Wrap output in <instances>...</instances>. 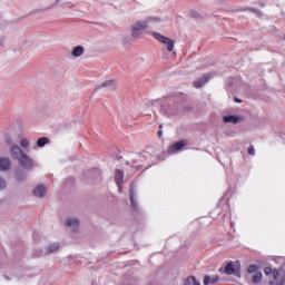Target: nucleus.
Masks as SVG:
<instances>
[{"label": "nucleus", "instance_id": "nucleus-1", "mask_svg": "<svg viewBox=\"0 0 285 285\" xmlns=\"http://www.w3.org/2000/svg\"><path fill=\"white\" fill-rule=\"evenodd\" d=\"M150 21H160V20H159V18L149 17L144 21H136L131 26V37L134 39H139V37H141V33L144 32V30H146L148 28V23H150Z\"/></svg>", "mask_w": 285, "mask_h": 285}, {"label": "nucleus", "instance_id": "nucleus-2", "mask_svg": "<svg viewBox=\"0 0 285 285\" xmlns=\"http://www.w3.org/2000/svg\"><path fill=\"white\" fill-rule=\"evenodd\" d=\"M153 37L155 39H157V41H160L161 43H165L167 46V50L169 52H173V50H175V42L173 41V39H170L166 36H161V33H159V32H154Z\"/></svg>", "mask_w": 285, "mask_h": 285}, {"label": "nucleus", "instance_id": "nucleus-3", "mask_svg": "<svg viewBox=\"0 0 285 285\" xmlns=\"http://www.w3.org/2000/svg\"><path fill=\"white\" fill-rule=\"evenodd\" d=\"M137 188V184L131 183L130 184V197H129V202H130V206H131V210H134L135 213H139V205L137 204V199L135 198L137 195L136 189Z\"/></svg>", "mask_w": 285, "mask_h": 285}, {"label": "nucleus", "instance_id": "nucleus-4", "mask_svg": "<svg viewBox=\"0 0 285 285\" xmlns=\"http://www.w3.org/2000/svg\"><path fill=\"white\" fill-rule=\"evenodd\" d=\"M18 161L20 166H22V168H24L26 170H30L32 166H35V160H32V158H30V156H28L27 154H22L18 158Z\"/></svg>", "mask_w": 285, "mask_h": 285}, {"label": "nucleus", "instance_id": "nucleus-5", "mask_svg": "<svg viewBox=\"0 0 285 285\" xmlns=\"http://www.w3.org/2000/svg\"><path fill=\"white\" fill-rule=\"evenodd\" d=\"M101 88H107V90H115V88H117V81L112 79L105 80L95 87V92H97V90H101Z\"/></svg>", "mask_w": 285, "mask_h": 285}, {"label": "nucleus", "instance_id": "nucleus-6", "mask_svg": "<svg viewBox=\"0 0 285 285\" xmlns=\"http://www.w3.org/2000/svg\"><path fill=\"white\" fill-rule=\"evenodd\" d=\"M115 181L119 193H122L124 191V170L121 169L115 170Z\"/></svg>", "mask_w": 285, "mask_h": 285}, {"label": "nucleus", "instance_id": "nucleus-7", "mask_svg": "<svg viewBox=\"0 0 285 285\" xmlns=\"http://www.w3.org/2000/svg\"><path fill=\"white\" fill-rule=\"evenodd\" d=\"M186 144H187L186 140H180L176 144H173L168 148L169 155H175V153H179V150H181L184 147H186Z\"/></svg>", "mask_w": 285, "mask_h": 285}, {"label": "nucleus", "instance_id": "nucleus-8", "mask_svg": "<svg viewBox=\"0 0 285 285\" xmlns=\"http://www.w3.org/2000/svg\"><path fill=\"white\" fill-rule=\"evenodd\" d=\"M9 153L12 159H19L21 155L24 154L19 145H12L11 147H9Z\"/></svg>", "mask_w": 285, "mask_h": 285}, {"label": "nucleus", "instance_id": "nucleus-9", "mask_svg": "<svg viewBox=\"0 0 285 285\" xmlns=\"http://www.w3.org/2000/svg\"><path fill=\"white\" fill-rule=\"evenodd\" d=\"M210 73L202 76L200 78L194 80L193 86L194 88H202L203 86H206L208 81L210 80Z\"/></svg>", "mask_w": 285, "mask_h": 285}, {"label": "nucleus", "instance_id": "nucleus-10", "mask_svg": "<svg viewBox=\"0 0 285 285\" xmlns=\"http://www.w3.org/2000/svg\"><path fill=\"white\" fill-rule=\"evenodd\" d=\"M65 226L71 228V233H77V230H79V220L77 218H68Z\"/></svg>", "mask_w": 285, "mask_h": 285}, {"label": "nucleus", "instance_id": "nucleus-11", "mask_svg": "<svg viewBox=\"0 0 285 285\" xmlns=\"http://www.w3.org/2000/svg\"><path fill=\"white\" fill-rule=\"evenodd\" d=\"M33 197H38L39 199H43L46 197V186L38 185L32 189Z\"/></svg>", "mask_w": 285, "mask_h": 285}, {"label": "nucleus", "instance_id": "nucleus-12", "mask_svg": "<svg viewBox=\"0 0 285 285\" xmlns=\"http://www.w3.org/2000/svg\"><path fill=\"white\" fill-rule=\"evenodd\" d=\"M224 124H239L242 121V116L228 115L223 117Z\"/></svg>", "mask_w": 285, "mask_h": 285}, {"label": "nucleus", "instance_id": "nucleus-13", "mask_svg": "<svg viewBox=\"0 0 285 285\" xmlns=\"http://www.w3.org/2000/svg\"><path fill=\"white\" fill-rule=\"evenodd\" d=\"M10 170V158L0 157V173H6Z\"/></svg>", "mask_w": 285, "mask_h": 285}, {"label": "nucleus", "instance_id": "nucleus-14", "mask_svg": "<svg viewBox=\"0 0 285 285\" xmlns=\"http://www.w3.org/2000/svg\"><path fill=\"white\" fill-rule=\"evenodd\" d=\"M219 282V275H215L210 277L209 275H206L204 277L203 284L208 285V284H217Z\"/></svg>", "mask_w": 285, "mask_h": 285}, {"label": "nucleus", "instance_id": "nucleus-15", "mask_svg": "<svg viewBox=\"0 0 285 285\" xmlns=\"http://www.w3.org/2000/svg\"><path fill=\"white\" fill-rule=\"evenodd\" d=\"M85 48H83V46H76L73 49H72V51H71V55H72V57H81V55H83V52H85Z\"/></svg>", "mask_w": 285, "mask_h": 285}, {"label": "nucleus", "instance_id": "nucleus-16", "mask_svg": "<svg viewBox=\"0 0 285 285\" xmlns=\"http://www.w3.org/2000/svg\"><path fill=\"white\" fill-rule=\"evenodd\" d=\"M4 139H6V144H8L9 148H10L11 146H17L18 140L14 139V137H13L12 135H7V136L4 137Z\"/></svg>", "mask_w": 285, "mask_h": 285}, {"label": "nucleus", "instance_id": "nucleus-17", "mask_svg": "<svg viewBox=\"0 0 285 285\" xmlns=\"http://www.w3.org/2000/svg\"><path fill=\"white\" fill-rule=\"evenodd\" d=\"M46 144H50V138L48 137H41L37 140L38 148H43Z\"/></svg>", "mask_w": 285, "mask_h": 285}, {"label": "nucleus", "instance_id": "nucleus-18", "mask_svg": "<svg viewBox=\"0 0 285 285\" xmlns=\"http://www.w3.org/2000/svg\"><path fill=\"white\" fill-rule=\"evenodd\" d=\"M185 285H202L195 276H188L185 279Z\"/></svg>", "mask_w": 285, "mask_h": 285}, {"label": "nucleus", "instance_id": "nucleus-19", "mask_svg": "<svg viewBox=\"0 0 285 285\" xmlns=\"http://www.w3.org/2000/svg\"><path fill=\"white\" fill-rule=\"evenodd\" d=\"M59 248V243H52L48 246L46 255H50L51 253H57V249Z\"/></svg>", "mask_w": 285, "mask_h": 285}, {"label": "nucleus", "instance_id": "nucleus-20", "mask_svg": "<svg viewBox=\"0 0 285 285\" xmlns=\"http://www.w3.org/2000/svg\"><path fill=\"white\" fill-rule=\"evenodd\" d=\"M226 275H235V265L233 263H229L225 267Z\"/></svg>", "mask_w": 285, "mask_h": 285}, {"label": "nucleus", "instance_id": "nucleus-21", "mask_svg": "<svg viewBox=\"0 0 285 285\" xmlns=\"http://www.w3.org/2000/svg\"><path fill=\"white\" fill-rule=\"evenodd\" d=\"M264 278V275L262 274V272H257L254 276H253V282L254 284H261L262 279Z\"/></svg>", "mask_w": 285, "mask_h": 285}, {"label": "nucleus", "instance_id": "nucleus-22", "mask_svg": "<svg viewBox=\"0 0 285 285\" xmlns=\"http://www.w3.org/2000/svg\"><path fill=\"white\" fill-rule=\"evenodd\" d=\"M189 17H190L191 19H202V13H199V11H197V10H191V11L189 12Z\"/></svg>", "mask_w": 285, "mask_h": 285}, {"label": "nucleus", "instance_id": "nucleus-23", "mask_svg": "<svg viewBox=\"0 0 285 285\" xmlns=\"http://www.w3.org/2000/svg\"><path fill=\"white\" fill-rule=\"evenodd\" d=\"M258 269H259V267H257V265H249L247 268V273L249 275H253V273H257Z\"/></svg>", "mask_w": 285, "mask_h": 285}, {"label": "nucleus", "instance_id": "nucleus-24", "mask_svg": "<svg viewBox=\"0 0 285 285\" xmlns=\"http://www.w3.org/2000/svg\"><path fill=\"white\" fill-rule=\"evenodd\" d=\"M249 10H250V12H253L254 14H256V17H258L259 19H262L263 13H262L258 9L249 8Z\"/></svg>", "mask_w": 285, "mask_h": 285}, {"label": "nucleus", "instance_id": "nucleus-25", "mask_svg": "<svg viewBox=\"0 0 285 285\" xmlns=\"http://www.w3.org/2000/svg\"><path fill=\"white\" fill-rule=\"evenodd\" d=\"M20 146L22 148H28L30 146V141H28V139L23 138L21 141H20Z\"/></svg>", "mask_w": 285, "mask_h": 285}, {"label": "nucleus", "instance_id": "nucleus-26", "mask_svg": "<svg viewBox=\"0 0 285 285\" xmlns=\"http://www.w3.org/2000/svg\"><path fill=\"white\" fill-rule=\"evenodd\" d=\"M148 157H150V154L149 153H142L140 155V161H148Z\"/></svg>", "mask_w": 285, "mask_h": 285}, {"label": "nucleus", "instance_id": "nucleus-27", "mask_svg": "<svg viewBox=\"0 0 285 285\" xmlns=\"http://www.w3.org/2000/svg\"><path fill=\"white\" fill-rule=\"evenodd\" d=\"M7 183L6 179H3V177L0 176V190L6 189Z\"/></svg>", "mask_w": 285, "mask_h": 285}, {"label": "nucleus", "instance_id": "nucleus-28", "mask_svg": "<svg viewBox=\"0 0 285 285\" xmlns=\"http://www.w3.org/2000/svg\"><path fill=\"white\" fill-rule=\"evenodd\" d=\"M271 285H285V278H282L281 281H272L269 282Z\"/></svg>", "mask_w": 285, "mask_h": 285}, {"label": "nucleus", "instance_id": "nucleus-29", "mask_svg": "<svg viewBox=\"0 0 285 285\" xmlns=\"http://www.w3.org/2000/svg\"><path fill=\"white\" fill-rule=\"evenodd\" d=\"M248 155H252V157H255V147L250 145L247 149Z\"/></svg>", "mask_w": 285, "mask_h": 285}, {"label": "nucleus", "instance_id": "nucleus-30", "mask_svg": "<svg viewBox=\"0 0 285 285\" xmlns=\"http://www.w3.org/2000/svg\"><path fill=\"white\" fill-rule=\"evenodd\" d=\"M264 273H265V275L271 276V275H273V268H271V267H265V268H264Z\"/></svg>", "mask_w": 285, "mask_h": 285}, {"label": "nucleus", "instance_id": "nucleus-31", "mask_svg": "<svg viewBox=\"0 0 285 285\" xmlns=\"http://www.w3.org/2000/svg\"><path fill=\"white\" fill-rule=\"evenodd\" d=\"M272 275L274 279H277V277H279V271H277V268L273 269Z\"/></svg>", "mask_w": 285, "mask_h": 285}, {"label": "nucleus", "instance_id": "nucleus-32", "mask_svg": "<svg viewBox=\"0 0 285 285\" xmlns=\"http://www.w3.org/2000/svg\"><path fill=\"white\" fill-rule=\"evenodd\" d=\"M160 108H161V110H164V112H168V110H170L169 105H161Z\"/></svg>", "mask_w": 285, "mask_h": 285}, {"label": "nucleus", "instance_id": "nucleus-33", "mask_svg": "<svg viewBox=\"0 0 285 285\" xmlns=\"http://www.w3.org/2000/svg\"><path fill=\"white\" fill-rule=\"evenodd\" d=\"M16 179H17V181H23V179H26V176L19 174V175L16 177Z\"/></svg>", "mask_w": 285, "mask_h": 285}, {"label": "nucleus", "instance_id": "nucleus-34", "mask_svg": "<svg viewBox=\"0 0 285 285\" xmlns=\"http://www.w3.org/2000/svg\"><path fill=\"white\" fill-rule=\"evenodd\" d=\"M157 136L161 139L164 137V131L163 130H158Z\"/></svg>", "mask_w": 285, "mask_h": 285}, {"label": "nucleus", "instance_id": "nucleus-35", "mask_svg": "<svg viewBox=\"0 0 285 285\" xmlns=\"http://www.w3.org/2000/svg\"><path fill=\"white\" fill-rule=\"evenodd\" d=\"M66 6H68V8H75V4H72L71 2H67Z\"/></svg>", "mask_w": 285, "mask_h": 285}, {"label": "nucleus", "instance_id": "nucleus-36", "mask_svg": "<svg viewBox=\"0 0 285 285\" xmlns=\"http://www.w3.org/2000/svg\"><path fill=\"white\" fill-rule=\"evenodd\" d=\"M234 101H235L236 104H242L243 100L239 99V98H235Z\"/></svg>", "mask_w": 285, "mask_h": 285}, {"label": "nucleus", "instance_id": "nucleus-37", "mask_svg": "<svg viewBox=\"0 0 285 285\" xmlns=\"http://www.w3.org/2000/svg\"><path fill=\"white\" fill-rule=\"evenodd\" d=\"M51 7H48L47 9H42L41 12H46V10H50Z\"/></svg>", "mask_w": 285, "mask_h": 285}, {"label": "nucleus", "instance_id": "nucleus-38", "mask_svg": "<svg viewBox=\"0 0 285 285\" xmlns=\"http://www.w3.org/2000/svg\"><path fill=\"white\" fill-rule=\"evenodd\" d=\"M261 6H262V8H265V7H266V3L261 2Z\"/></svg>", "mask_w": 285, "mask_h": 285}, {"label": "nucleus", "instance_id": "nucleus-39", "mask_svg": "<svg viewBox=\"0 0 285 285\" xmlns=\"http://www.w3.org/2000/svg\"><path fill=\"white\" fill-rule=\"evenodd\" d=\"M95 173H97V175H99V174H100L99 169H95Z\"/></svg>", "mask_w": 285, "mask_h": 285}, {"label": "nucleus", "instance_id": "nucleus-40", "mask_svg": "<svg viewBox=\"0 0 285 285\" xmlns=\"http://www.w3.org/2000/svg\"><path fill=\"white\" fill-rule=\"evenodd\" d=\"M164 128V125H159V129L161 130Z\"/></svg>", "mask_w": 285, "mask_h": 285}, {"label": "nucleus", "instance_id": "nucleus-41", "mask_svg": "<svg viewBox=\"0 0 285 285\" xmlns=\"http://www.w3.org/2000/svg\"><path fill=\"white\" fill-rule=\"evenodd\" d=\"M126 165H127V166H130V161H126Z\"/></svg>", "mask_w": 285, "mask_h": 285}, {"label": "nucleus", "instance_id": "nucleus-42", "mask_svg": "<svg viewBox=\"0 0 285 285\" xmlns=\"http://www.w3.org/2000/svg\"><path fill=\"white\" fill-rule=\"evenodd\" d=\"M185 110H190V107H187Z\"/></svg>", "mask_w": 285, "mask_h": 285}, {"label": "nucleus", "instance_id": "nucleus-43", "mask_svg": "<svg viewBox=\"0 0 285 285\" xmlns=\"http://www.w3.org/2000/svg\"><path fill=\"white\" fill-rule=\"evenodd\" d=\"M4 277H6V279L10 281V278L8 276H4Z\"/></svg>", "mask_w": 285, "mask_h": 285}, {"label": "nucleus", "instance_id": "nucleus-44", "mask_svg": "<svg viewBox=\"0 0 285 285\" xmlns=\"http://www.w3.org/2000/svg\"><path fill=\"white\" fill-rule=\"evenodd\" d=\"M61 0H57V3H59Z\"/></svg>", "mask_w": 285, "mask_h": 285}, {"label": "nucleus", "instance_id": "nucleus-45", "mask_svg": "<svg viewBox=\"0 0 285 285\" xmlns=\"http://www.w3.org/2000/svg\"><path fill=\"white\" fill-rule=\"evenodd\" d=\"M131 166H135V161L132 163V165Z\"/></svg>", "mask_w": 285, "mask_h": 285}]
</instances>
